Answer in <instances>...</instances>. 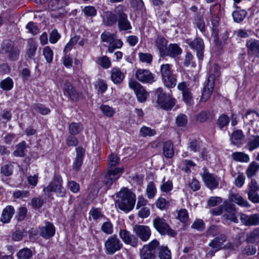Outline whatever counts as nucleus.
I'll return each mask as SVG.
<instances>
[{
  "mask_svg": "<svg viewBox=\"0 0 259 259\" xmlns=\"http://www.w3.org/2000/svg\"><path fill=\"white\" fill-rule=\"evenodd\" d=\"M119 162V158L114 154H111L108 158V166L107 174L105 177V183L109 188L113 183L118 180L123 171V167H115Z\"/></svg>",
  "mask_w": 259,
  "mask_h": 259,
  "instance_id": "f257e3e1",
  "label": "nucleus"
},
{
  "mask_svg": "<svg viewBox=\"0 0 259 259\" xmlns=\"http://www.w3.org/2000/svg\"><path fill=\"white\" fill-rule=\"evenodd\" d=\"M116 203L118 208L124 211L132 210L136 202V195L128 189H125L117 193Z\"/></svg>",
  "mask_w": 259,
  "mask_h": 259,
  "instance_id": "f03ea898",
  "label": "nucleus"
},
{
  "mask_svg": "<svg viewBox=\"0 0 259 259\" xmlns=\"http://www.w3.org/2000/svg\"><path fill=\"white\" fill-rule=\"evenodd\" d=\"M153 225L155 229L161 235H168L170 237H175L176 232L172 229L167 221L163 218L156 216L153 220Z\"/></svg>",
  "mask_w": 259,
  "mask_h": 259,
  "instance_id": "7ed1b4c3",
  "label": "nucleus"
},
{
  "mask_svg": "<svg viewBox=\"0 0 259 259\" xmlns=\"http://www.w3.org/2000/svg\"><path fill=\"white\" fill-rule=\"evenodd\" d=\"M157 103L163 109L170 110L175 105L176 100L170 93H165L161 88L156 90Z\"/></svg>",
  "mask_w": 259,
  "mask_h": 259,
  "instance_id": "20e7f679",
  "label": "nucleus"
},
{
  "mask_svg": "<svg viewBox=\"0 0 259 259\" xmlns=\"http://www.w3.org/2000/svg\"><path fill=\"white\" fill-rule=\"evenodd\" d=\"M63 180L59 175L54 176L53 180L50 184L44 188V192L50 193L54 192L60 197H64L66 195V190L62 186Z\"/></svg>",
  "mask_w": 259,
  "mask_h": 259,
  "instance_id": "39448f33",
  "label": "nucleus"
},
{
  "mask_svg": "<svg viewBox=\"0 0 259 259\" xmlns=\"http://www.w3.org/2000/svg\"><path fill=\"white\" fill-rule=\"evenodd\" d=\"M125 7L122 5H119L114 9V12L116 13L118 16L117 22L118 29L120 31L128 30L132 28L131 23L128 20L127 15L125 13Z\"/></svg>",
  "mask_w": 259,
  "mask_h": 259,
  "instance_id": "423d86ee",
  "label": "nucleus"
},
{
  "mask_svg": "<svg viewBox=\"0 0 259 259\" xmlns=\"http://www.w3.org/2000/svg\"><path fill=\"white\" fill-rule=\"evenodd\" d=\"M105 250L107 254L112 255L119 251L123 246L122 243L116 235L108 237L104 243Z\"/></svg>",
  "mask_w": 259,
  "mask_h": 259,
  "instance_id": "0eeeda50",
  "label": "nucleus"
},
{
  "mask_svg": "<svg viewBox=\"0 0 259 259\" xmlns=\"http://www.w3.org/2000/svg\"><path fill=\"white\" fill-rule=\"evenodd\" d=\"M159 245V242L154 239L148 244L144 245L140 249V259H155L156 251Z\"/></svg>",
  "mask_w": 259,
  "mask_h": 259,
  "instance_id": "6e6552de",
  "label": "nucleus"
},
{
  "mask_svg": "<svg viewBox=\"0 0 259 259\" xmlns=\"http://www.w3.org/2000/svg\"><path fill=\"white\" fill-rule=\"evenodd\" d=\"M203 173H201L200 175L205 186L210 190L217 188L219 185V179L218 177L213 174L210 173L205 167L203 168Z\"/></svg>",
  "mask_w": 259,
  "mask_h": 259,
  "instance_id": "1a4fd4ad",
  "label": "nucleus"
},
{
  "mask_svg": "<svg viewBox=\"0 0 259 259\" xmlns=\"http://www.w3.org/2000/svg\"><path fill=\"white\" fill-rule=\"evenodd\" d=\"M128 86L134 91L138 101L143 103L146 101L148 93L139 82L130 79L128 81Z\"/></svg>",
  "mask_w": 259,
  "mask_h": 259,
  "instance_id": "9d476101",
  "label": "nucleus"
},
{
  "mask_svg": "<svg viewBox=\"0 0 259 259\" xmlns=\"http://www.w3.org/2000/svg\"><path fill=\"white\" fill-rule=\"evenodd\" d=\"M186 42L191 49L196 52L198 59L202 61L203 59L204 50V44L203 39L200 37L196 38L193 40L188 39Z\"/></svg>",
  "mask_w": 259,
  "mask_h": 259,
  "instance_id": "9b49d317",
  "label": "nucleus"
},
{
  "mask_svg": "<svg viewBox=\"0 0 259 259\" xmlns=\"http://www.w3.org/2000/svg\"><path fill=\"white\" fill-rule=\"evenodd\" d=\"M67 5L66 0H51L49 3V8L53 12L58 11L57 13L53 12L51 16L53 17H61L63 15V8Z\"/></svg>",
  "mask_w": 259,
  "mask_h": 259,
  "instance_id": "f8f14e48",
  "label": "nucleus"
},
{
  "mask_svg": "<svg viewBox=\"0 0 259 259\" xmlns=\"http://www.w3.org/2000/svg\"><path fill=\"white\" fill-rule=\"evenodd\" d=\"M189 84L185 81L178 83L177 88L182 92L183 100L188 105L191 106L194 104L192 94L189 88Z\"/></svg>",
  "mask_w": 259,
  "mask_h": 259,
  "instance_id": "ddd939ff",
  "label": "nucleus"
},
{
  "mask_svg": "<svg viewBox=\"0 0 259 259\" xmlns=\"http://www.w3.org/2000/svg\"><path fill=\"white\" fill-rule=\"evenodd\" d=\"M136 77L144 83L151 84L155 81L154 75L147 69H138L136 72Z\"/></svg>",
  "mask_w": 259,
  "mask_h": 259,
  "instance_id": "4468645a",
  "label": "nucleus"
},
{
  "mask_svg": "<svg viewBox=\"0 0 259 259\" xmlns=\"http://www.w3.org/2000/svg\"><path fill=\"white\" fill-rule=\"evenodd\" d=\"M245 46L247 54L259 59V40L249 38L246 40Z\"/></svg>",
  "mask_w": 259,
  "mask_h": 259,
  "instance_id": "2eb2a0df",
  "label": "nucleus"
},
{
  "mask_svg": "<svg viewBox=\"0 0 259 259\" xmlns=\"http://www.w3.org/2000/svg\"><path fill=\"white\" fill-rule=\"evenodd\" d=\"M134 230L139 238L143 241H147L150 238L151 232L150 228L145 225H136Z\"/></svg>",
  "mask_w": 259,
  "mask_h": 259,
  "instance_id": "dca6fc26",
  "label": "nucleus"
},
{
  "mask_svg": "<svg viewBox=\"0 0 259 259\" xmlns=\"http://www.w3.org/2000/svg\"><path fill=\"white\" fill-rule=\"evenodd\" d=\"M120 238L122 241L126 244H129L133 247L137 246L138 244V239L133 235L125 229H120L119 232Z\"/></svg>",
  "mask_w": 259,
  "mask_h": 259,
  "instance_id": "f3484780",
  "label": "nucleus"
},
{
  "mask_svg": "<svg viewBox=\"0 0 259 259\" xmlns=\"http://www.w3.org/2000/svg\"><path fill=\"white\" fill-rule=\"evenodd\" d=\"M55 228L54 225L50 222H46L45 225L39 228V235L46 239L54 236Z\"/></svg>",
  "mask_w": 259,
  "mask_h": 259,
  "instance_id": "a211bd4d",
  "label": "nucleus"
},
{
  "mask_svg": "<svg viewBox=\"0 0 259 259\" xmlns=\"http://www.w3.org/2000/svg\"><path fill=\"white\" fill-rule=\"evenodd\" d=\"M241 223L245 226H257L259 225V214L255 213L250 215L242 213L240 216Z\"/></svg>",
  "mask_w": 259,
  "mask_h": 259,
  "instance_id": "6ab92c4d",
  "label": "nucleus"
},
{
  "mask_svg": "<svg viewBox=\"0 0 259 259\" xmlns=\"http://www.w3.org/2000/svg\"><path fill=\"white\" fill-rule=\"evenodd\" d=\"M227 237L225 234H221L214 237L208 244V246L215 250H220L224 249V243L227 241Z\"/></svg>",
  "mask_w": 259,
  "mask_h": 259,
  "instance_id": "aec40b11",
  "label": "nucleus"
},
{
  "mask_svg": "<svg viewBox=\"0 0 259 259\" xmlns=\"http://www.w3.org/2000/svg\"><path fill=\"white\" fill-rule=\"evenodd\" d=\"M223 217L225 220L237 223V218L236 216L234 205L231 203H227L224 207V212Z\"/></svg>",
  "mask_w": 259,
  "mask_h": 259,
  "instance_id": "412c9836",
  "label": "nucleus"
},
{
  "mask_svg": "<svg viewBox=\"0 0 259 259\" xmlns=\"http://www.w3.org/2000/svg\"><path fill=\"white\" fill-rule=\"evenodd\" d=\"M76 155L73 163L72 167L74 170L78 171L80 169L85 155V151L81 147L76 148Z\"/></svg>",
  "mask_w": 259,
  "mask_h": 259,
  "instance_id": "4be33fe9",
  "label": "nucleus"
},
{
  "mask_svg": "<svg viewBox=\"0 0 259 259\" xmlns=\"http://www.w3.org/2000/svg\"><path fill=\"white\" fill-rule=\"evenodd\" d=\"M212 76L208 78L207 84L202 93V96L200 99V100L202 102H206L210 97L214 89V82L212 80Z\"/></svg>",
  "mask_w": 259,
  "mask_h": 259,
  "instance_id": "5701e85b",
  "label": "nucleus"
},
{
  "mask_svg": "<svg viewBox=\"0 0 259 259\" xmlns=\"http://www.w3.org/2000/svg\"><path fill=\"white\" fill-rule=\"evenodd\" d=\"M15 213L14 208L11 205L6 206L3 210L0 220L4 224L9 223Z\"/></svg>",
  "mask_w": 259,
  "mask_h": 259,
  "instance_id": "b1692460",
  "label": "nucleus"
},
{
  "mask_svg": "<svg viewBox=\"0 0 259 259\" xmlns=\"http://www.w3.org/2000/svg\"><path fill=\"white\" fill-rule=\"evenodd\" d=\"M124 78V75L120 69L114 67L111 70V79L115 84H119Z\"/></svg>",
  "mask_w": 259,
  "mask_h": 259,
  "instance_id": "393cba45",
  "label": "nucleus"
},
{
  "mask_svg": "<svg viewBox=\"0 0 259 259\" xmlns=\"http://www.w3.org/2000/svg\"><path fill=\"white\" fill-rule=\"evenodd\" d=\"M182 52V49L177 44H170L163 54L164 56H168L171 57H175L180 55Z\"/></svg>",
  "mask_w": 259,
  "mask_h": 259,
  "instance_id": "a878e982",
  "label": "nucleus"
},
{
  "mask_svg": "<svg viewBox=\"0 0 259 259\" xmlns=\"http://www.w3.org/2000/svg\"><path fill=\"white\" fill-rule=\"evenodd\" d=\"M28 146L25 141L18 143L15 146L16 149L13 151V155L17 157H24L26 156L25 151Z\"/></svg>",
  "mask_w": 259,
  "mask_h": 259,
  "instance_id": "bb28decb",
  "label": "nucleus"
},
{
  "mask_svg": "<svg viewBox=\"0 0 259 259\" xmlns=\"http://www.w3.org/2000/svg\"><path fill=\"white\" fill-rule=\"evenodd\" d=\"M163 154L166 158H171L174 155V144L171 141H167L163 144Z\"/></svg>",
  "mask_w": 259,
  "mask_h": 259,
  "instance_id": "cd10ccee",
  "label": "nucleus"
},
{
  "mask_svg": "<svg viewBox=\"0 0 259 259\" xmlns=\"http://www.w3.org/2000/svg\"><path fill=\"white\" fill-rule=\"evenodd\" d=\"M64 92L65 95H66V93L67 94L71 100L76 101L78 100L79 94L76 92L69 82H66L65 84Z\"/></svg>",
  "mask_w": 259,
  "mask_h": 259,
  "instance_id": "c85d7f7f",
  "label": "nucleus"
},
{
  "mask_svg": "<svg viewBox=\"0 0 259 259\" xmlns=\"http://www.w3.org/2000/svg\"><path fill=\"white\" fill-rule=\"evenodd\" d=\"M230 199L237 204L238 205L247 208L250 207L251 205L246 200L244 199L242 196L238 194H232L230 197Z\"/></svg>",
  "mask_w": 259,
  "mask_h": 259,
  "instance_id": "c756f323",
  "label": "nucleus"
},
{
  "mask_svg": "<svg viewBox=\"0 0 259 259\" xmlns=\"http://www.w3.org/2000/svg\"><path fill=\"white\" fill-rule=\"evenodd\" d=\"M259 171V163L256 161L251 162L246 169V175L248 178H252Z\"/></svg>",
  "mask_w": 259,
  "mask_h": 259,
  "instance_id": "7c9ffc66",
  "label": "nucleus"
},
{
  "mask_svg": "<svg viewBox=\"0 0 259 259\" xmlns=\"http://www.w3.org/2000/svg\"><path fill=\"white\" fill-rule=\"evenodd\" d=\"M244 138L243 133L241 130H237L233 132L231 137V143L237 146L242 144V141Z\"/></svg>",
  "mask_w": 259,
  "mask_h": 259,
  "instance_id": "2f4dec72",
  "label": "nucleus"
},
{
  "mask_svg": "<svg viewBox=\"0 0 259 259\" xmlns=\"http://www.w3.org/2000/svg\"><path fill=\"white\" fill-rule=\"evenodd\" d=\"M246 148L250 151L257 149L259 147V136L252 135L248 139L246 146Z\"/></svg>",
  "mask_w": 259,
  "mask_h": 259,
  "instance_id": "473e14b6",
  "label": "nucleus"
},
{
  "mask_svg": "<svg viewBox=\"0 0 259 259\" xmlns=\"http://www.w3.org/2000/svg\"><path fill=\"white\" fill-rule=\"evenodd\" d=\"M105 23L106 25L111 26L115 25L118 20L117 14L114 12L107 11L105 12Z\"/></svg>",
  "mask_w": 259,
  "mask_h": 259,
  "instance_id": "72a5a7b5",
  "label": "nucleus"
},
{
  "mask_svg": "<svg viewBox=\"0 0 259 259\" xmlns=\"http://www.w3.org/2000/svg\"><path fill=\"white\" fill-rule=\"evenodd\" d=\"M231 158L236 161L247 163L249 161V156L242 152H235L231 154Z\"/></svg>",
  "mask_w": 259,
  "mask_h": 259,
  "instance_id": "f704fd0d",
  "label": "nucleus"
},
{
  "mask_svg": "<svg viewBox=\"0 0 259 259\" xmlns=\"http://www.w3.org/2000/svg\"><path fill=\"white\" fill-rule=\"evenodd\" d=\"M236 8L237 10L232 13V16L235 22L240 23L246 17L247 13L245 10H241L238 7Z\"/></svg>",
  "mask_w": 259,
  "mask_h": 259,
  "instance_id": "c9c22d12",
  "label": "nucleus"
},
{
  "mask_svg": "<svg viewBox=\"0 0 259 259\" xmlns=\"http://www.w3.org/2000/svg\"><path fill=\"white\" fill-rule=\"evenodd\" d=\"M83 128L81 123L72 122L69 125V132L71 135H76L80 133Z\"/></svg>",
  "mask_w": 259,
  "mask_h": 259,
  "instance_id": "e433bc0d",
  "label": "nucleus"
},
{
  "mask_svg": "<svg viewBox=\"0 0 259 259\" xmlns=\"http://www.w3.org/2000/svg\"><path fill=\"white\" fill-rule=\"evenodd\" d=\"M156 45L158 48L160 55L163 57L165 51L167 49V40L163 37H158L156 40Z\"/></svg>",
  "mask_w": 259,
  "mask_h": 259,
  "instance_id": "4c0bfd02",
  "label": "nucleus"
},
{
  "mask_svg": "<svg viewBox=\"0 0 259 259\" xmlns=\"http://www.w3.org/2000/svg\"><path fill=\"white\" fill-rule=\"evenodd\" d=\"M157 248L158 249V256L160 259H171L170 251L167 246H158Z\"/></svg>",
  "mask_w": 259,
  "mask_h": 259,
  "instance_id": "58836bf2",
  "label": "nucleus"
},
{
  "mask_svg": "<svg viewBox=\"0 0 259 259\" xmlns=\"http://www.w3.org/2000/svg\"><path fill=\"white\" fill-rule=\"evenodd\" d=\"M160 189L161 192L168 193L170 192L173 189V183L171 180L165 181V178H164L161 182Z\"/></svg>",
  "mask_w": 259,
  "mask_h": 259,
  "instance_id": "ea45409f",
  "label": "nucleus"
},
{
  "mask_svg": "<svg viewBox=\"0 0 259 259\" xmlns=\"http://www.w3.org/2000/svg\"><path fill=\"white\" fill-rule=\"evenodd\" d=\"M163 82L167 88H174L176 85L177 79L174 74L162 78Z\"/></svg>",
  "mask_w": 259,
  "mask_h": 259,
  "instance_id": "a19ab883",
  "label": "nucleus"
},
{
  "mask_svg": "<svg viewBox=\"0 0 259 259\" xmlns=\"http://www.w3.org/2000/svg\"><path fill=\"white\" fill-rule=\"evenodd\" d=\"M222 232L221 226L217 225H211L207 229L205 233L207 237H214L219 235Z\"/></svg>",
  "mask_w": 259,
  "mask_h": 259,
  "instance_id": "79ce46f5",
  "label": "nucleus"
},
{
  "mask_svg": "<svg viewBox=\"0 0 259 259\" xmlns=\"http://www.w3.org/2000/svg\"><path fill=\"white\" fill-rule=\"evenodd\" d=\"M14 42L10 40H4L0 49L1 54L9 53L14 48Z\"/></svg>",
  "mask_w": 259,
  "mask_h": 259,
  "instance_id": "37998d69",
  "label": "nucleus"
},
{
  "mask_svg": "<svg viewBox=\"0 0 259 259\" xmlns=\"http://www.w3.org/2000/svg\"><path fill=\"white\" fill-rule=\"evenodd\" d=\"M246 241L248 243H254L259 242V228L254 229L247 235Z\"/></svg>",
  "mask_w": 259,
  "mask_h": 259,
  "instance_id": "c03bdc74",
  "label": "nucleus"
},
{
  "mask_svg": "<svg viewBox=\"0 0 259 259\" xmlns=\"http://www.w3.org/2000/svg\"><path fill=\"white\" fill-rule=\"evenodd\" d=\"M19 259H29L32 256V250L27 247L20 249L17 253Z\"/></svg>",
  "mask_w": 259,
  "mask_h": 259,
  "instance_id": "a18cd8bd",
  "label": "nucleus"
},
{
  "mask_svg": "<svg viewBox=\"0 0 259 259\" xmlns=\"http://www.w3.org/2000/svg\"><path fill=\"white\" fill-rule=\"evenodd\" d=\"M156 134L154 129L151 127L143 126L140 130V134L143 137L154 136Z\"/></svg>",
  "mask_w": 259,
  "mask_h": 259,
  "instance_id": "49530a36",
  "label": "nucleus"
},
{
  "mask_svg": "<svg viewBox=\"0 0 259 259\" xmlns=\"http://www.w3.org/2000/svg\"><path fill=\"white\" fill-rule=\"evenodd\" d=\"M101 231L107 235H111L113 233V226L110 220L103 223L101 227Z\"/></svg>",
  "mask_w": 259,
  "mask_h": 259,
  "instance_id": "de8ad7c7",
  "label": "nucleus"
},
{
  "mask_svg": "<svg viewBox=\"0 0 259 259\" xmlns=\"http://www.w3.org/2000/svg\"><path fill=\"white\" fill-rule=\"evenodd\" d=\"M157 192L156 188L153 182H150L147 186L146 193L149 199H152L154 197Z\"/></svg>",
  "mask_w": 259,
  "mask_h": 259,
  "instance_id": "09e8293b",
  "label": "nucleus"
},
{
  "mask_svg": "<svg viewBox=\"0 0 259 259\" xmlns=\"http://www.w3.org/2000/svg\"><path fill=\"white\" fill-rule=\"evenodd\" d=\"M97 63L103 68L108 69L111 65V62L107 56H103L98 58Z\"/></svg>",
  "mask_w": 259,
  "mask_h": 259,
  "instance_id": "8fccbe9b",
  "label": "nucleus"
},
{
  "mask_svg": "<svg viewBox=\"0 0 259 259\" xmlns=\"http://www.w3.org/2000/svg\"><path fill=\"white\" fill-rule=\"evenodd\" d=\"M230 119L229 117L224 114H222L217 120V124L221 130H223L224 127L227 126L229 124Z\"/></svg>",
  "mask_w": 259,
  "mask_h": 259,
  "instance_id": "3c124183",
  "label": "nucleus"
},
{
  "mask_svg": "<svg viewBox=\"0 0 259 259\" xmlns=\"http://www.w3.org/2000/svg\"><path fill=\"white\" fill-rule=\"evenodd\" d=\"M256 247L254 245L248 244L241 250L242 254L247 256L254 255L256 252Z\"/></svg>",
  "mask_w": 259,
  "mask_h": 259,
  "instance_id": "603ef678",
  "label": "nucleus"
},
{
  "mask_svg": "<svg viewBox=\"0 0 259 259\" xmlns=\"http://www.w3.org/2000/svg\"><path fill=\"white\" fill-rule=\"evenodd\" d=\"M101 37L103 41L108 42L109 45H111L115 40L116 35L109 32H104L102 34Z\"/></svg>",
  "mask_w": 259,
  "mask_h": 259,
  "instance_id": "864d4df0",
  "label": "nucleus"
},
{
  "mask_svg": "<svg viewBox=\"0 0 259 259\" xmlns=\"http://www.w3.org/2000/svg\"><path fill=\"white\" fill-rule=\"evenodd\" d=\"M43 55L46 61L50 63L52 62L54 53L52 50L49 46H46L43 49Z\"/></svg>",
  "mask_w": 259,
  "mask_h": 259,
  "instance_id": "5fc2aeb1",
  "label": "nucleus"
},
{
  "mask_svg": "<svg viewBox=\"0 0 259 259\" xmlns=\"http://www.w3.org/2000/svg\"><path fill=\"white\" fill-rule=\"evenodd\" d=\"M156 207L161 210L166 209L169 205V202L162 197H159L155 201Z\"/></svg>",
  "mask_w": 259,
  "mask_h": 259,
  "instance_id": "6e6d98bb",
  "label": "nucleus"
},
{
  "mask_svg": "<svg viewBox=\"0 0 259 259\" xmlns=\"http://www.w3.org/2000/svg\"><path fill=\"white\" fill-rule=\"evenodd\" d=\"M0 86L4 90L9 91L13 88V81L11 78L8 77L1 81Z\"/></svg>",
  "mask_w": 259,
  "mask_h": 259,
  "instance_id": "4d7b16f0",
  "label": "nucleus"
},
{
  "mask_svg": "<svg viewBox=\"0 0 259 259\" xmlns=\"http://www.w3.org/2000/svg\"><path fill=\"white\" fill-rule=\"evenodd\" d=\"M29 196V192L27 190H16L13 193V197L15 199H21L28 198Z\"/></svg>",
  "mask_w": 259,
  "mask_h": 259,
  "instance_id": "13d9d810",
  "label": "nucleus"
},
{
  "mask_svg": "<svg viewBox=\"0 0 259 259\" xmlns=\"http://www.w3.org/2000/svg\"><path fill=\"white\" fill-rule=\"evenodd\" d=\"M44 203V200L40 197H38L33 198L31 200L30 204L33 208L37 209L40 208L43 205Z\"/></svg>",
  "mask_w": 259,
  "mask_h": 259,
  "instance_id": "bf43d9fd",
  "label": "nucleus"
},
{
  "mask_svg": "<svg viewBox=\"0 0 259 259\" xmlns=\"http://www.w3.org/2000/svg\"><path fill=\"white\" fill-rule=\"evenodd\" d=\"M100 108L103 113L108 117H112L115 113V110L108 105H102Z\"/></svg>",
  "mask_w": 259,
  "mask_h": 259,
  "instance_id": "052dcab7",
  "label": "nucleus"
},
{
  "mask_svg": "<svg viewBox=\"0 0 259 259\" xmlns=\"http://www.w3.org/2000/svg\"><path fill=\"white\" fill-rule=\"evenodd\" d=\"M13 166L11 163L5 164L1 167V174L7 177L10 176L13 174Z\"/></svg>",
  "mask_w": 259,
  "mask_h": 259,
  "instance_id": "680f3d73",
  "label": "nucleus"
},
{
  "mask_svg": "<svg viewBox=\"0 0 259 259\" xmlns=\"http://www.w3.org/2000/svg\"><path fill=\"white\" fill-rule=\"evenodd\" d=\"M162 78L173 74L171 70L170 65L168 64H163L160 67Z\"/></svg>",
  "mask_w": 259,
  "mask_h": 259,
  "instance_id": "e2e57ef3",
  "label": "nucleus"
},
{
  "mask_svg": "<svg viewBox=\"0 0 259 259\" xmlns=\"http://www.w3.org/2000/svg\"><path fill=\"white\" fill-rule=\"evenodd\" d=\"M138 55L140 61L142 62L151 64L152 61L153 57L150 53H139Z\"/></svg>",
  "mask_w": 259,
  "mask_h": 259,
  "instance_id": "0e129e2a",
  "label": "nucleus"
},
{
  "mask_svg": "<svg viewBox=\"0 0 259 259\" xmlns=\"http://www.w3.org/2000/svg\"><path fill=\"white\" fill-rule=\"evenodd\" d=\"M210 15L211 17H214V16L221 15V6L219 4L212 5L209 8Z\"/></svg>",
  "mask_w": 259,
  "mask_h": 259,
  "instance_id": "69168bd1",
  "label": "nucleus"
},
{
  "mask_svg": "<svg viewBox=\"0 0 259 259\" xmlns=\"http://www.w3.org/2000/svg\"><path fill=\"white\" fill-rule=\"evenodd\" d=\"M108 85L105 80H99L97 82L96 89L98 93H100L101 94L104 93L106 91Z\"/></svg>",
  "mask_w": 259,
  "mask_h": 259,
  "instance_id": "338daca9",
  "label": "nucleus"
},
{
  "mask_svg": "<svg viewBox=\"0 0 259 259\" xmlns=\"http://www.w3.org/2000/svg\"><path fill=\"white\" fill-rule=\"evenodd\" d=\"M83 12L84 15L88 17H93L97 14V10L93 6L85 7L83 10Z\"/></svg>",
  "mask_w": 259,
  "mask_h": 259,
  "instance_id": "774afa93",
  "label": "nucleus"
}]
</instances>
